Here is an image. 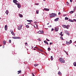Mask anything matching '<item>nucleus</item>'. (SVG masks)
I'll use <instances>...</instances> for the list:
<instances>
[{"label":"nucleus","mask_w":76,"mask_h":76,"mask_svg":"<svg viewBox=\"0 0 76 76\" xmlns=\"http://www.w3.org/2000/svg\"><path fill=\"white\" fill-rule=\"evenodd\" d=\"M56 15H57V14L52 13L50 14L49 16L50 18H54V17H56Z\"/></svg>","instance_id":"nucleus-1"},{"label":"nucleus","mask_w":76,"mask_h":76,"mask_svg":"<svg viewBox=\"0 0 76 76\" xmlns=\"http://www.w3.org/2000/svg\"><path fill=\"white\" fill-rule=\"evenodd\" d=\"M62 26L63 28H66V29H69V27H70V26L69 25H67V26H66L64 25H62Z\"/></svg>","instance_id":"nucleus-2"},{"label":"nucleus","mask_w":76,"mask_h":76,"mask_svg":"<svg viewBox=\"0 0 76 76\" xmlns=\"http://www.w3.org/2000/svg\"><path fill=\"white\" fill-rule=\"evenodd\" d=\"M59 61L62 63H65V60H63V59L61 58L59 59Z\"/></svg>","instance_id":"nucleus-3"},{"label":"nucleus","mask_w":76,"mask_h":76,"mask_svg":"<svg viewBox=\"0 0 76 76\" xmlns=\"http://www.w3.org/2000/svg\"><path fill=\"white\" fill-rule=\"evenodd\" d=\"M72 42V40H70V42H69L67 41H66V44L67 45H69V44H70Z\"/></svg>","instance_id":"nucleus-4"},{"label":"nucleus","mask_w":76,"mask_h":76,"mask_svg":"<svg viewBox=\"0 0 76 76\" xmlns=\"http://www.w3.org/2000/svg\"><path fill=\"white\" fill-rule=\"evenodd\" d=\"M23 25L22 24H20L19 26L18 27V30H20L22 29V27Z\"/></svg>","instance_id":"nucleus-5"},{"label":"nucleus","mask_w":76,"mask_h":76,"mask_svg":"<svg viewBox=\"0 0 76 76\" xmlns=\"http://www.w3.org/2000/svg\"><path fill=\"white\" fill-rule=\"evenodd\" d=\"M13 39H20V37H12Z\"/></svg>","instance_id":"nucleus-6"},{"label":"nucleus","mask_w":76,"mask_h":76,"mask_svg":"<svg viewBox=\"0 0 76 76\" xmlns=\"http://www.w3.org/2000/svg\"><path fill=\"white\" fill-rule=\"evenodd\" d=\"M59 28L58 27H56L55 28V31H56V32H57L58 31V29Z\"/></svg>","instance_id":"nucleus-7"},{"label":"nucleus","mask_w":76,"mask_h":76,"mask_svg":"<svg viewBox=\"0 0 76 76\" xmlns=\"http://www.w3.org/2000/svg\"><path fill=\"white\" fill-rule=\"evenodd\" d=\"M44 10H45V11H49L50 10V9L48 8H45L44 9Z\"/></svg>","instance_id":"nucleus-8"},{"label":"nucleus","mask_w":76,"mask_h":76,"mask_svg":"<svg viewBox=\"0 0 76 76\" xmlns=\"http://www.w3.org/2000/svg\"><path fill=\"white\" fill-rule=\"evenodd\" d=\"M5 31L7 30V26L6 25L5 26Z\"/></svg>","instance_id":"nucleus-9"},{"label":"nucleus","mask_w":76,"mask_h":76,"mask_svg":"<svg viewBox=\"0 0 76 76\" xmlns=\"http://www.w3.org/2000/svg\"><path fill=\"white\" fill-rule=\"evenodd\" d=\"M34 28H35L36 29H37L38 28V26H37V24H35L34 26Z\"/></svg>","instance_id":"nucleus-10"},{"label":"nucleus","mask_w":76,"mask_h":76,"mask_svg":"<svg viewBox=\"0 0 76 76\" xmlns=\"http://www.w3.org/2000/svg\"><path fill=\"white\" fill-rule=\"evenodd\" d=\"M58 19H59V18H57L54 20V21H55V22H57V21H58Z\"/></svg>","instance_id":"nucleus-11"},{"label":"nucleus","mask_w":76,"mask_h":76,"mask_svg":"<svg viewBox=\"0 0 76 76\" xmlns=\"http://www.w3.org/2000/svg\"><path fill=\"white\" fill-rule=\"evenodd\" d=\"M63 32H61L60 33H59V35H61V37H62V36H63L64 34H62Z\"/></svg>","instance_id":"nucleus-12"},{"label":"nucleus","mask_w":76,"mask_h":76,"mask_svg":"<svg viewBox=\"0 0 76 76\" xmlns=\"http://www.w3.org/2000/svg\"><path fill=\"white\" fill-rule=\"evenodd\" d=\"M38 32L39 34H42L43 33V31H38Z\"/></svg>","instance_id":"nucleus-13"},{"label":"nucleus","mask_w":76,"mask_h":76,"mask_svg":"<svg viewBox=\"0 0 76 76\" xmlns=\"http://www.w3.org/2000/svg\"><path fill=\"white\" fill-rule=\"evenodd\" d=\"M11 33L12 34V35H13V36H15V34L14 32L12 31Z\"/></svg>","instance_id":"nucleus-14"},{"label":"nucleus","mask_w":76,"mask_h":76,"mask_svg":"<svg viewBox=\"0 0 76 76\" xmlns=\"http://www.w3.org/2000/svg\"><path fill=\"white\" fill-rule=\"evenodd\" d=\"M5 13H6V14L7 15H8V13H9V11L7 10L5 12Z\"/></svg>","instance_id":"nucleus-15"},{"label":"nucleus","mask_w":76,"mask_h":76,"mask_svg":"<svg viewBox=\"0 0 76 76\" xmlns=\"http://www.w3.org/2000/svg\"><path fill=\"white\" fill-rule=\"evenodd\" d=\"M69 21L70 22H74V21L73 20H71L70 19H69Z\"/></svg>","instance_id":"nucleus-16"},{"label":"nucleus","mask_w":76,"mask_h":76,"mask_svg":"<svg viewBox=\"0 0 76 76\" xmlns=\"http://www.w3.org/2000/svg\"><path fill=\"white\" fill-rule=\"evenodd\" d=\"M17 1H18L16 0H13V2L14 3H17Z\"/></svg>","instance_id":"nucleus-17"},{"label":"nucleus","mask_w":76,"mask_h":76,"mask_svg":"<svg viewBox=\"0 0 76 76\" xmlns=\"http://www.w3.org/2000/svg\"><path fill=\"white\" fill-rule=\"evenodd\" d=\"M22 72V71H21V70L20 71H18V74H19L20 73H21Z\"/></svg>","instance_id":"nucleus-18"},{"label":"nucleus","mask_w":76,"mask_h":76,"mask_svg":"<svg viewBox=\"0 0 76 76\" xmlns=\"http://www.w3.org/2000/svg\"><path fill=\"white\" fill-rule=\"evenodd\" d=\"M44 42H45V44H47V45H48V43L46 41H44Z\"/></svg>","instance_id":"nucleus-19"},{"label":"nucleus","mask_w":76,"mask_h":76,"mask_svg":"<svg viewBox=\"0 0 76 76\" xmlns=\"http://www.w3.org/2000/svg\"><path fill=\"white\" fill-rule=\"evenodd\" d=\"M19 16L20 18H22L23 17V15L20 14H19Z\"/></svg>","instance_id":"nucleus-20"},{"label":"nucleus","mask_w":76,"mask_h":76,"mask_svg":"<svg viewBox=\"0 0 76 76\" xmlns=\"http://www.w3.org/2000/svg\"><path fill=\"white\" fill-rule=\"evenodd\" d=\"M18 8H20L21 7V5H20L19 4L18 5Z\"/></svg>","instance_id":"nucleus-21"},{"label":"nucleus","mask_w":76,"mask_h":76,"mask_svg":"<svg viewBox=\"0 0 76 76\" xmlns=\"http://www.w3.org/2000/svg\"><path fill=\"white\" fill-rule=\"evenodd\" d=\"M3 43L4 45H5V44H6V41L4 40L3 41Z\"/></svg>","instance_id":"nucleus-22"},{"label":"nucleus","mask_w":76,"mask_h":76,"mask_svg":"<svg viewBox=\"0 0 76 76\" xmlns=\"http://www.w3.org/2000/svg\"><path fill=\"white\" fill-rule=\"evenodd\" d=\"M73 65L74 66H76V62H75L73 63Z\"/></svg>","instance_id":"nucleus-23"},{"label":"nucleus","mask_w":76,"mask_h":76,"mask_svg":"<svg viewBox=\"0 0 76 76\" xmlns=\"http://www.w3.org/2000/svg\"><path fill=\"white\" fill-rule=\"evenodd\" d=\"M34 65V66H35V67H36V66H38L39 64H35Z\"/></svg>","instance_id":"nucleus-24"},{"label":"nucleus","mask_w":76,"mask_h":76,"mask_svg":"<svg viewBox=\"0 0 76 76\" xmlns=\"http://www.w3.org/2000/svg\"><path fill=\"white\" fill-rule=\"evenodd\" d=\"M58 74L59 75H61V73L59 71L58 72Z\"/></svg>","instance_id":"nucleus-25"},{"label":"nucleus","mask_w":76,"mask_h":76,"mask_svg":"<svg viewBox=\"0 0 76 76\" xmlns=\"http://www.w3.org/2000/svg\"><path fill=\"white\" fill-rule=\"evenodd\" d=\"M48 50L49 51H50V50H51V48H48Z\"/></svg>","instance_id":"nucleus-26"},{"label":"nucleus","mask_w":76,"mask_h":76,"mask_svg":"<svg viewBox=\"0 0 76 76\" xmlns=\"http://www.w3.org/2000/svg\"><path fill=\"white\" fill-rule=\"evenodd\" d=\"M70 13V14H72V13H73V11H71L70 12H69Z\"/></svg>","instance_id":"nucleus-27"},{"label":"nucleus","mask_w":76,"mask_h":76,"mask_svg":"<svg viewBox=\"0 0 76 76\" xmlns=\"http://www.w3.org/2000/svg\"><path fill=\"white\" fill-rule=\"evenodd\" d=\"M51 60H53V57L52 56H51Z\"/></svg>","instance_id":"nucleus-28"},{"label":"nucleus","mask_w":76,"mask_h":76,"mask_svg":"<svg viewBox=\"0 0 76 76\" xmlns=\"http://www.w3.org/2000/svg\"><path fill=\"white\" fill-rule=\"evenodd\" d=\"M36 12L37 14H38L39 11L38 10H37L36 11Z\"/></svg>","instance_id":"nucleus-29"},{"label":"nucleus","mask_w":76,"mask_h":76,"mask_svg":"<svg viewBox=\"0 0 76 76\" xmlns=\"http://www.w3.org/2000/svg\"><path fill=\"white\" fill-rule=\"evenodd\" d=\"M27 21L29 22H31L32 20H27Z\"/></svg>","instance_id":"nucleus-30"},{"label":"nucleus","mask_w":76,"mask_h":76,"mask_svg":"<svg viewBox=\"0 0 76 76\" xmlns=\"http://www.w3.org/2000/svg\"><path fill=\"white\" fill-rule=\"evenodd\" d=\"M65 20H68L69 19V18H68L67 17H65Z\"/></svg>","instance_id":"nucleus-31"},{"label":"nucleus","mask_w":76,"mask_h":76,"mask_svg":"<svg viewBox=\"0 0 76 76\" xmlns=\"http://www.w3.org/2000/svg\"><path fill=\"white\" fill-rule=\"evenodd\" d=\"M26 28H29V26H28V25H27L26 26Z\"/></svg>","instance_id":"nucleus-32"},{"label":"nucleus","mask_w":76,"mask_h":76,"mask_svg":"<svg viewBox=\"0 0 76 76\" xmlns=\"http://www.w3.org/2000/svg\"><path fill=\"white\" fill-rule=\"evenodd\" d=\"M66 4L68 6H69V2H66Z\"/></svg>","instance_id":"nucleus-33"},{"label":"nucleus","mask_w":76,"mask_h":76,"mask_svg":"<svg viewBox=\"0 0 76 76\" xmlns=\"http://www.w3.org/2000/svg\"><path fill=\"white\" fill-rule=\"evenodd\" d=\"M26 46H27L28 45V43L27 42L25 43Z\"/></svg>","instance_id":"nucleus-34"},{"label":"nucleus","mask_w":76,"mask_h":76,"mask_svg":"<svg viewBox=\"0 0 76 76\" xmlns=\"http://www.w3.org/2000/svg\"><path fill=\"white\" fill-rule=\"evenodd\" d=\"M31 74H32L33 76H35V75H34V73H33V72L31 73Z\"/></svg>","instance_id":"nucleus-35"},{"label":"nucleus","mask_w":76,"mask_h":76,"mask_svg":"<svg viewBox=\"0 0 76 76\" xmlns=\"http://www.w3.org/2000/svg\"><path fill=\"white\" fill-rule=\"evenodd\" d=\"M11 40L10 39L9 40V42L10 43H11Z\"/></svg>","instance_id":"nucleus-36"},{"label":"nucleus","mask_w":76,"mask_h":76,"mask_svg":"<svg viewBox=\"0 0 76 76\" xmlns=\"http://www.w3.org/2000/svg\"><path fill=\"white\" fill-rule=\"evenodd\" d=\"M60 38L61 39H62V40H63V37H60Z\"/></svg>","instance_id":"nucleus-37"},{"label":"nucleus","mask_w":76,"mask_h":76,"mask_svg":"<svg viewBox=\"0 0 76 76\" xmlns=\"http://www.w3.org/2000/svg\"><path fill=\"white\" fill-rule=\"evenodd\" d=\"M53 44V43H52V42H50V45H52V44Z\"/></svg>","instance_id":"nucleus-38"},{"label":"nucleus","mask_w":76,"mask_h":76,"mask_svg":"<svg viewBox=\"0 0 76 76\" xmlns=\"http://www.w3.org/2000/svg\"><path fill=\"white\" fill-rule=\"evenodd\" d=\"M65 52L66 53V54H67V55H68L69 54H68V53L67 52L65 51Z\"/></svg>","instance_id":"nucleus-39"},{"label":"nucleus","mask_w":76,"mask_h":76,"mask_svg":"<svg viewBox=\"0 0 76 76\" xmlns=\"http://www.w3.org/2000/svg\"><path fill=\"white\" fill-rule=\"evenodd\" d=\"M38 40H39V41H41V40L40 39V38H39L38 39Z\"/></svg>","instance_id":"nucleus-40"},{"label":"nucleus","mask_w":76,"mask_h":76,"mask_svg":"<svg viewBox=\"0 0 76 76\" xmlns=\"http://www.w3.org/2000/svg\"><path fill=\"white\" fill-rule=\"evenodd\" d=\"M16 4H16V5H17V6H18V5L19 4H18V3H15Z\"/></svg>","instance_id":"nucleus-41"},{"label":"nucleus","mask_w":76,"mask_h":76,"mask_svg":"<svg viewBox=\"0 0 76 76\" xmlns=\"http://www.w3.org/2000/svg\"><path fill=\"white\" fill-rule=\"evenodd\" d=\"M46 40H47V41H50V40H48V39H47V38L46 39Z\"/></svg>","instance_id":"nucleus-42"},{"label":"nucleus","mask_w":76,"mask_h":76,"mask_svg":"<svg viewBox=\"0 0 76 76\" xmlns=\"http://www.w3.org/2000/svg\"><path fill=\"white\" fill-rule=\"evenodd\" d=\"M51 25H50V26H48V27H49V28H51Z\"/></svg>","instance_id":"nucleus-43"},{"label":"nucleus","mask_w":76,"mask_h":76,"mask_svg":"<svg viewBox=\"0 0 76 76\" xmlns=\"http://www.w3.org/2000/svg\"><path fill=\"white\" fill-rule=\"evenodd\" d=\"M12 32V30H11L10 31V32Z\"/></svg>","instance_id":"nucleus-44"},{"label":"nucleus","mask_w":76,"mask_h":76,"mask_svg":"<svg viewBox=\"0 0 76 76\" xmlns=\"http://www.w3.org/2000/svg\"><path fill=\"white\" fill-rule=\"evenodd\" d=\"M76 22V20L75 19H73Z\"/></svg>","instance_id":"nucleus-45"},{"label":"nucleus","mask_w":76,"mask_h":76,"mask_svg":"<svg viewBox=\"0 0 76 76\" xmlns=\"http://www.w3.org/2000/svg\"><path fill=\"white\" fill-rule=\"evenodd\" d=\"M54 28H52L51 31H54Z\"/></svg>","instance_id":"nucleus-46"},{"label":"nucleus","mask_w":76,"mask_h":76,"mask_svg":"<svg viewBox=\"0 0 76 76\" xmlns=\"http://www.w3.org/2000/svg\"><path fill=\"white\" fill-rule=\"evenodd\" d=\"M60 13H61L60 12H59L58 13V15H60Z\"/></svg>","instance_id":"nucleus-47"},{"label":"nucleus","mask_w":76,"mask_h":76,"mask_svg":"<svg viewBox=\"0 0 76 76\" xmlns=\"http://www.w3.org/2000/svg\"><path fill=\"white\" fill-rule=\"evenodd\" d=\"M36 4V5H39V4H38V3Z\"/></svg>","instance_id":"nucleus-48"},{"label":"nucleus","mask_w":76,"mask_h":76,"mask_svg":"<svg viewBox=\"0 0 76 76\" xmlns=\"http://www.w3.org/2000/svg\"><path fill=\"white\" fill-rule=\"evenodd\" d=\"M70 2H72V0H70Z\"/></svg>","instance_id":"nucleus-49"},{"label":"nucleus","mask_w":76,"mask_h":76,"mask_svg":"<svg viewBox=\"0 0 76 76\" xmlns=\"http://www.w3.org/2000/svg\"><path fill=\"white\" fill-rule=\"evenodd\" d=\"M67 35H69V33H67Z\"/></svg>","instance_id":"nucleus-50"},{"label":"nucleus","mask_w":76,"mask_h":76,"mask_svg":"<svg viewBox=\"0 0 76 76\" xmlns=\"http://www.w3.org/2000/svg\"><path fill=\"white\" fill-rule=\"evenodd\" d=\"M76 9H74V11H75V10Z\"/></svg>","instance_id":"nucleus-51"},{"label":"nucleus","mask_w":76,"mask_h":76,"mask_svg":"<svg viewBox=\"0 0 76 76\" xmlns=\"http://www.w3.org/2000/svg\"><path fill=\"white\" fill-rule=\"evenodd\" d=\"M34 50H36V49H34Z\"/></svg>","instance_id":"nucleus-52"},{"label":"nucleus","mask_w":76,"mask_h":76,"mask_svg":"<svg viewBox=\"0 0 76 76\" xmlns=\"http://www.w3.org/2000/svg\"><path fill=\"white\" fill-rule=\"evenodd\" d=\"M47 25H49V23H47Z\"/></svg>","instance_id":"nucleus-53"},{"label":"nucleus","mask_w":76,"mask_h":76,"mask_svg":"<svg viewBox=\"0 0 76 76\" xmlns=\"http://www.w3.org/2000/svg\"><path fill=\"white\" fill-rule=\"evenodd\" d=\"M75 43H76V41H75Z\"/></svg>","instance_id":"nucleus-54"},{"label":"nucleus","mask_w":76,"mask_h":76,"mask_svg":"<svg viewBox=\"0 0 76 76\" xmlns=\"http://www.w3.org/2000/svg\"><path fill=\"white\" fill-rule=\"evenodd\" d=\"M34 48V47H32L31 48Z\"/></svg>","instance_id":"nucleus-55"},{"label":"nucleus","mask_w":76,"mask_h":76,"mask_svg":"<svg viewBox=\"0 0 76 76\" xmlns=\"http://www.w3.org/2000/svg\"><path fill=\"white\" fill-rule=\"evenodd\" d=\"M43 0V1H45V0Z\"/></svg>","instance_id":"nucleus-56"},{"label":"nucleus","mask_w":76,"mask_h":76,"mask_svg":"<svg viewBox=\"0 0 76 76\" xmlns=\"http://www.w3.org/2000/svg\"><path fill=\"white\" fill-rule=\"evenodd\" d=\"M0 47H1V45H0Z\"/></svg>","instance_id":"nucleus-57"},{"label":"nucleus","mask_w":76,"mask_h":76,"mask_svg":"<svg viewBox=\"0 0 76 76\" xmlns=\"http://www.w3.org/2000/svg\"><path fill=\"white\" fill-rule=\"evenodd\" d=\"M28 24H30V23H28Z\"/></svg>","instance_id":"nucleus-58"},{"label":"nucleus","mask_w":76,"mask_h":76,"mask_svg":"<svg viewBox=\"0 0 76 76\" xmlns=\"http://www.w3.org/2000/svg\"><path fill=\"white\" fill-rule=\"evenodd\" d=\"M1 19V18L0 17V20Z\"/></svg>","instance_id":"nucleus-59"},{"label":"nucleus","mask_w":76,"mask_h":76,"mask_svg":"<svg viewBox=\"0 0 76 76\" xmlns=\"http://www.w3.org/2000/svg\"><path fill=\"white\" fill-rule=\"evenodd\" d=\"M41 51H42V50H41Z\"/></svg>","instance_id":"nucleus-60"}]
</instances>
